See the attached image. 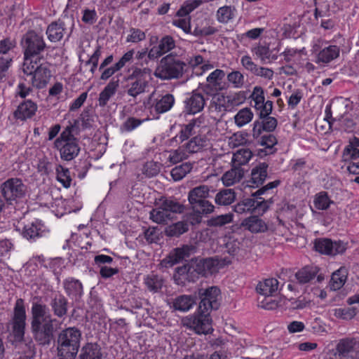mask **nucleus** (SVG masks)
<instances>
[{"label": "nucleus", "instance_id": "obj_11", "mask_svg": "<svg viewBox=\"0 0 359 359\" xmlns=\"http://www.w3.org/2000/svg\"><path fill=\"white\" fill-rule=\"evenodd\" d=\"M21 45L26 57L39 56L46 48L43 36L34 30H29L23 35Z\"/></svg>", "mask_w": 359, "mask_h": 359}, {"label": "nucleus", "instance_id": "obj_49", "mask_svg": "<svg viewBox=\"0 0 359 359\" xmlns=\"http://www.w3.org/2000/svg\"><path fill=\"white\" fill-rule=\"evenodd\" d=\"M192 168L191 163H184L173 168L170 171V175L175 181H180L191 172Z\"/></svg>", "mask_w": 359, "mask_h": 359}, {"label": "nucleus", "instance_id": "obj_40", "mask_svg": "<svg viewBox=\"0 0 359 359\" xmlns=\"http://www.w3.org/2000/svg\"><path fill=\"white\" fill-rule=\"evenodd\" d=\"M175 103V98L172 94L167 93L156 99L155 104L152 105V108L158 114L165 113L169 111Z\"/></svg>", "mask_w": 359, "mask_h": 359}, {"label": "nucleus", "instance_id": "obj_21", "mask_svg": "<svg viewBox=\"0 0 359 359\" xmlns=\"http://www.w3.org/2000/svg\"><path fill=\"white\" fill-rule=\"evenodd\" d=\"M49 306L55 317L65 319L68 313L69 302L62 294H55L51 297Z\"/></svg>", "mask_w": 359, "mask_h": 359}, {"label": "nucleus", "instance_id": "obj_54", "mask_svg": "<svg viewBox=\"0 0 359 359\" xmlns=\"http://www.w3.org/2000/svg\"><path fill=\"white\" fill-rule=\"evenodd\" d=\"M34 57L24 56V62L22 65V71L24 74L31 77L39 66L37 60H34Z\"/></svg>", "mask_w": 359, "mask_h": 359}, {"label": "nucleus", "instance_id": "obj_32", "mask_svg": "<svg viewBox=\"0 0 359 359\" xmlns=\"http://www.w3.org/2000/svg\"><path fill=\"white\" fill-rule=\"evenodd\" d=\"M63 287L68 297L75 299L80 297L83 292L82 283L72 277L64 280Z\"/></svg>", "mask_w": 359, "mask_h": 359}, {"label": "nucleus", "instance_id": "obj_33", "mask_svg": "<svg viewBox=\"0 0 359 359\" xmlns=\"http://www.w3.org/2000/svg\"><path fill=\"white\" fill-rule=\"evenodd\" d=\"M170 308L181 312L189 311L196 304V298L191 295L182 294L172 301Z\"/></svg>", "mask_w": 359, "mask_h": 359}, {"label": "nucleus", "instance_id": "obj_30", "mask_svg": "<svg viewBox=\"0 0 359 359\" xmlns=\"http://www.w3.org/2000/svg\"><path fill=\"white\" fill-rule=\"evenodd\" d=\"M212 144L205 136H196L186 144L185 149L189 153H197L210 149Z\"/></svg>", "mask_w": 359, "mask_h": 359}, {"label": "nucleus", "instance_id": "obj_18", "mask_svg": "<svg viewBox=\"0 0 359 359\" xmlns=\"http://www.w3.org/2000/svg\"><path fill=\"white\" fill-rule=\"evenodd\" d=\"M206 100L201 92L194 90L187 95L184 101V111L189 114H195L201 112L205 105Z\"/></svg>", "mask_w": 359, "mask_h": 359}, {"label": "nucleus", "instance_id": "obj_22", "mask_svg": "<svg viewBox=\"0 0 359 359\" xmlns=\"http://www.w3.org/2000/svg\"><path fill=\"white\" fill-rule=\"evenodd\" d=\"M195 271L202 276H208L217 273L219 269V262L217 259L210 257L196 260Z\"/></svg>", "mask_w": 359, "mask_h": 359}, {"label": "nucleus", "instance_id": "obj_28", "mask_svg": "<svg viewBox=\"0 0 359 359\" xmlns=\"http://www.w3.org/2000/svg\"><path fill=\"white\" fill-rule=\"evenodd\" d=\"M256 290L264 297L276 296L279 290V282L273 278L264 279L257 284Z\"/></svg>", "mask_w": 359, "mask_h": 359}, {"label": "nucleus", "instance_id": "obj_1", "mask_svg": "<svg viewBox=\"0 0 359 359\" xmlns=\"http://www.w3.org/2000/svg\"><path fill=\"white\" fill-rule=\"evenodd\" d=\"M56 318H53L50 309L38 297H35L31 307L30 328L33 338L40 346H49L57 331Z\"/></svg>", "mask_w": 359, "mask_h": 359}, {"label": "nucleus", "instance_id": "obj_2", "mask_svg": "<svg viewBox=\"0 0 359 359\" xmlns=\"http://www.w3.org/2000/svg\"><path fill=\"white\" fill-rule=\"evenodd\" d=\"M79 133V121L74 120L64 128L60 136L55 140L54 147L60 151V158L67 161L75 158L81 147L79 140L75 137Z\"/></svg>", "mask_w": 359, "mask_h": 359}, {"label": "nucleus", "instance_id": "obj_64", "mask_svg": "<svg viewBox=\"0 0 359 359\" xmlns=\"http://www.w3.org/2000/svg\"><path fill=\"white\" fill-rule=\"evenodd\" d=\"M273 203L271 198L262 199V198H255V212L258 214L264 213L269 208V205Z\"/></svg>", "mask_w": 359, "mask_h": 359}, {"label": "nucleus", "instance_id": "obj_44", "mask_svg": "<svg viewBox=\"0 0 359 359\" xmlns=\"http://www.w3.org/2000/svg\"><path fill=\"white\" fill-rule=\"evenodd\" d=\"M347 278V270L344 267H341L334 271L330 282V287L332 290H338L343 287Z\"/></svg>", "mask_w": 359, "mask_h": 359}, {"label": "nucleus", "instance_id": "obj_63", "mask_svg": "<svg viewBox=\"0 0 359 359\" xmlns=\"http://www.w3.org/2000/svg\"><path fill=\"white\" fill-rule=\"evenodd\" d=\"M146 39V34L144 32L137 28H130V34L128 35L126 41L131 43H138L144 41Z\"/></svg>", "mask_w": 359, "mask_h": 359}, {"label": "nucleus", "instance_id": "obj_3", "mask_svg": "<svg viewBox=\"0 0 359 359\" xmlns=\"http://www.w3.org/2000/svg\"><path fill=\"white\" fill-rule=\"evenodd\" d=\"M81 339V332L76 327H69L57 335V355L59 359H75Z\"/></svg>", "mask_w": 359, "mask_h": 359}, {"label": "nucleus", "instance_id": "obj_23", "mask_svg": "<svg viewBox=\"0 0 359 359\" xmlns=\"http://www.w3.org/2000/svg\"><path fill=\"white\" fill-rule=\"evenodd\" d=\"M51 72L47 63L40 64L37 70L31 77L32 86L38 89L44 88L49 82Z\"/></svg>", "mask_w": 359, "mask_h": 359}, {"label": "nucleus", "instance_id": "obj_26", "mask_svg": "<svg viewBox=\"0 0 359 359\" xmlns=\"http://www.w3.org/2000/svg\"><path fill=\"white\" fill-rule=\"evenodd\" d=\"M268 168L269 164L266 162L256 165L251 170V177L248 185L253 187L262 185L267 177Z\"/></svg>", "mask_w": 359, "mask_h": 359}, {"label": "nucleus", "instance_id": "obj_29", "mask_svg": "<svg viewBox=\"0 0 359 359\" xmlns=\"http://www.w3.org/2000/svg\"><path fill=\"white\" fill-rule=\"evenodd\" d=\"M37 104L31 100L21 102L14 111V116L20 120L32 118L37 110Z\"/></svg>", "mask_w": 359, "mask_h": 359}, {"label": "nucleus", "instance_id": "obj_47", "mask_svg": "<svg viewBox=\"0 0 359 359\" xmlns=\"http://www.w3.org/2000/svg\"><path fill=\"white\" fill-rule=\"evenodd\" d=\"M254 114L248 107L240 109L234 116V123L238 127L241 128L249 123L253 118Z\"/></svg>", "mask_w": 359, "mask_h": 359}, {"label": "nucleus", "instance_id": "obj_56", "mask_svg": "<svg viewBox=\"0 0 359 359\" xmlns=\"http://www.w3.org/2000/svg\"><path fill=\"white\" fill-rule=\"evenodd\" d=\"M16 41L10 37L5 38L0 41V57L8 56L11 50H13L16 47Z\"/></svg>", "mask_w": 359, "mask_h": 359}, {"label": "nucleus", "instance_id": "obj_34", "mask_svg": "<svg viewBox=\"0 0 359 359\" xmlns=\"http://www.w3.org/2000/svg\"><path fill=\"white\" fill-rule=\"evenodd\" d=\"M79 359H102V349L97 343H87L81 350Z\"/></svg>", "mask_w": 359, "mask_h": 359}, {"label": "nucleus", "instance_id": "obj_59", "mask_svg": "<svg viewBox=\"0 0 359 359\" xmlns=\"http://www.w3.org/2000/svg\"><path fill=\"white\" fill-rule=\"evenodd\" d=\"M232 221V215L231 214L221 215L212 217L208 221V225L210 226H222Z\"/></svg>", "mask_w": 359, "mask_h": 359}, {"label": "nucleus", "instance_id": "obj_48", "mask_svg": "<svg viewBox=\"0 0 359 359\" xmlns=\"http://www.w3.org/2000/svg\"><path fill=\"white\" fill-rule=\"evenodd\" d=\"M252 156V152L249 149H241L233 154L232 162L236 166L241 167L247 164Z\"/></svg>", "mask_w": 359, "mask_h": 359}, {"label": "nucleus", "instance_id": "obj_16", "mask_svg": "<svg viewBox=\"0 0 359 359\" xmlns=\"http://www.w3.org/2000/svg\"><path fill=\"white\" fill-rule=\"evenodd\" d=\"M49 230L39 220H36L24 226L22 230L23 238L30 242H36L38 239L48 236Z\"/></svg>", "mask_w": 359, "mask_h": 359}, {"label": "nucleus", "instance_id": "obj_5", "mask_svg": "<svg viewBox=\"0 0 359 359\" xmlns=\"http://www.w3.org/2000/svg\"><path fill=\"white\" fill-rule=\"evenodd\" d=\"M156 208L149 213L150 219L158 224H167L176 214L182 213L184 205L172 197H161L156 203Z\"/></svg>", "mask_w": 359, "mask_h": 359}, {"label": "nucleus", "instance_id": "obj_4", "mask_svg": "<svg viewBox=\"0 0 359 359\" xmlns=\"http://www.w3.org/2000/svg\"><path fill=\"white\" fill-rule=\"evenodd\" d=\"M154 75L162 80L184 78V82L192 76L189 74L188 65L172 55H168L161 60Z\"/></svg>", "mask_w": 359, "mask_h": 359}, {"label": "nucleus", "instance_id": "obj_9", "mask_svg": "<svg viewBox=\"0 0 359 359\" xmlns=\"http://www.w3.org/2000/svg\"><path fill=\"white\" fill-rule=\"evenodd\" d=\"M210 312L198 311L182 318V325L198 334H208L213 331Z\"/></svg>", "mask_w": 359, "mask_h": 359}, {"label": "nucleus", "instance_id": "obj_12", "mask_svg": "<svg viewBox=\"0 0 359 359\" xmlns=\"http://www.w3.org/2000/svg\"><path fill=\"white\" fill-rule=\"evenodd\" d=\"M198 295L201 298L199 303V310L205 312H211L212 310H217L220 305V290L217 287L212 286L205 290H200Z\"/></svg>", "mask_w": 359, "mask_h": 359}, {"label": "nucleus", "instance_id": "obj_61", "mask_svg": "<svg viewBox=\"0 0 359 359\" xmlns=\"http://www.w3.org/2000/svg\"><path fill=\"white\" fill-rule=\"evenodd\" d=\"M334 315L338 318L351 320L356 315V309L353 307L339 308L334 309Z\"/></svg>", "mask_w": 359, "mask_h": 359}, {"label": "nucleus", "instance_id": "obj_41", "mask_svg": "<svg viewBox=\"0 0 359 359\" xmlns=\"http://www.w3.org/2000/svg\"><path fill=\"white\" fill-rule=\"evenodd\" d=\"M144 283L149 292L156 293L161 290L164 280L161 276L150 273L144 278Z\"/></svg>", "mask_w": 359, "mask_h": 359}, {"label": "nucleus", "instance_id": "obj_35", "mask_svg": "<svg viewBox=\"0 0 359 359\" xmlns=\"http://www.w3.org/2000/svg\"><path fill=\"white\" fill-rule=\"evenodd\" d=\"M244 170L239 166L234 165L233 168L226 171L222 177L224 186L230 187L239 182L243 177Z\"/></svg>", "mask_w": 359, "mask_h": 359}, {"label": "nucleus", "instance_id": "obj_19", "mask_svg": "<svg viewBox=\"0 0 359 359\" xmlns=\"http://www.w3.org/2000/svg\"><path fill=\"white\" fill-rule=\"evenodd\" d=\"M175 47V41L174 39L169 35L163 36L158 41L157 45L153 46L149 50L148 58L149 60H156L172 50Z\"/></svg>", "mask_w": 359, "mask_h": 359}, {"label": "nucleus", "instance_id": "obj_57", "mask_svg": "<svg viewBox=\"0 0 359 359\" xmlns=\"http://www.w3.org/2000/svg\"><path fill=\"white\" fill-rule=\"evenodd\" d=\"M227 81L235 88H241L243 86L245 79L243 74L240 71H232L226 76Z\"/></svg>", "mask_w": 359, "mask_h": 359}, {"label": "nucleus", "instance_id": "obj_13", "mask_svg": "<svg viewBox=\"0 0 359 359\" xmlns=\"http://www.w3.org/2000/svg\"><path fill=\"white\" fill-rule=\"evenodd\" d=\"M314 248L320 254L334 256L344 253L347 248V243L341 241L333 242L331 239L320 238L315 240Z\"/></svg>", "mask_w": 359, "mask_h": 359}, {"label": "nucleus", "instance_id": "obj_50", "mask_svg": "<svg viewBox=\"0 0 359 359\" xmlns=\"http://www.w3.org/2000/svg\"><path fill=\"white\" fill-rule=\"evenodd\" d=\"M255 198H245L242 201L238 203L233 207V210L238 214H243L245 212H255Z\"/></svg>", "mask_w": 359, "mask_h": 359}, {"label": "nucleus", "instance_id": "obj_8", "mask_svg": "<svg viewBox=\"0 0 359 359\" xmlns=\"http://www.w3.org/2000/svg\"><path fill=\"white\" fill-rule=\"evenodd\" d=\"M147 68L134 67L128 70V75L125 76V88L129 96L136 97L146 91L148 82L147 75L149 74Z\"/></svg>", "mask_w": 359, "mask_h": 359}, {"label": "nucleus", "instance_id": "obj_39", "mask_svg": "<svg viewBox=\"0 0 359 359\" xmlns=\"http://www.w3.org/2000/svg\"><path fill=\"white\" fill-rule=\"evenodd\" d=\"M216 109L219 111H227L231 110V108L234 104H238V98L236 95H217L215 100Z\"/></svg>", "mask_w": 359, "mask_h": 359}, {"label": "nucleus", "instance_id": "obj_7", "mask_svg": "<svg viewBox=\"0 0 359 359\" xmlns=\"http://www.w3.org/2000/svg\"><path fill=\"white\" fill-rule=\"evenodd\" d=\"M210 187L201 184L191 189L188 193V201L192 210L198 215L209 214L214 211V205L207 200Z\"/></svg>", "mask_w": 359, "mask_h": 359}, {"label": "nucleus", "instance_id": "obj_51", "mask_svg": "<svg viewBox=\"0 0 359 359\" xmlns=\"http://www.w3.org/2000/svg\"><path fill=\"white\" fill-rule=\"evenodd\" d=\"M203 4L202 0H188L186 1L181 8L177 12L178 17H187L194 9L197 8Z\"/></svg>", "mask_w": 359, "mask_h": 359}, {"label": "nucleus", "instance_id": "obj_24", "mask_svg": "<svg viewBox=\"0 0 359 359\" xmlns=\"http://www.w3.org/2000/svg\"><path fill=\"white\" fill-rule=\"evenodd\" d=\"M341 48L337 45H329L322 48L316 55L317 64L327 65L340 56Z\"/></svg>", "mask_w": 359, "mask_h": 359}, {"label": "nucleus", "instance_id": "obj_14", "mask_svg": "<svg viewBox=\"0 0 359 359\" xmlns=\"http://www.w3.org/2000/svg\"><path fill=\"white\" fill-rule=\"evenodd\" d=\"M195 251L196 248L191 245H184L180 248H174L170 252L168 256L161 262V265L165 268L172 267L189 258Z\"/></svg>", "mask_w": 359, "mask_h": 359}, {"label": "nucleus", "instance_id": "obj_45", "mask_svg": "<svg viewBox=\"0 0 359 359\" xmlns=\"http://www.w3.org/2000/svg\"><path fill=\"white\" fill-rule=\"evenodd\" d=\"M243 224L252 233L264 232L268 229L264 221L257 216H252L245 219Z\"/></svg>", "mask_w": 359, "mask_h": 359}, {"label": "nucleus", "instance_id": "obj_62", "mask_svg": "<svg viewBox=\"0 0 359 359\" xmlns=\"http://www.w3.org/2000/svg\"><path fill=\"white\" fill-rule=\"evenodd\" d=\"M289 302L290 308L294 310L305 309L309 306L311 304V301L304 296H300L298 298H291L289 299Z\"/></svg>", "mask_w": 359, "mask_h": 359}, {"label": "nucleus", "instance_id": "obj_55", "mask_svg": "<svg viewBox=\"0 0 359 359\" xmlns=\"http://www.w3.org/2000/svg\"><path fill=\"white\" fill-rule=\"evenodd\" d=\"M56 172L57 180L63 185V187L65 188L69 187L72 182L69 170L60 165L56 168Z\"/></svg>", "mask_w": 359, "mask_h": 359}, {"label": "nucleus", "instance_id": "obj_10", "mask_svg": "<svg viewBox=\"0 0 359 359\" xmlns=\"http://www.w3.org/2000/svg\"><path fill=\"white\" fill-rule=\"evenodd\" d=\"M27 189V186L18 177L9 178L0 185L2 199L8 204H12L13 201L24 198Z\"/></svg>", "mask_w": 359, "mask_h": 359}, {"label": "nucleus", "instance_id": "obj_6", "mask_svg": "<svg viewBox=\"0 0 359 359\" xmlns=\"http://www.w3.org/2000/svg\"><path fill=\"white\" fill-rule=\"evenodd\" d=\"M26 309L24 299L19 298L16 300L13 308V334L14 341L17 344H24L26 348L32 350L34 344L31 337H25L26 330Z\"/></svg>", "mask_w": 359, "mask_h": 359}, {"label": "nucleus", "instance_id": "obj_53", "mask_svg": "<svg viewBox=\"0 0 359 359\" xmlns=\"http://www.w3.org/2000/svg\"><path fill=\"white\" fill-rule=\"evenodd\" d=\"M333 201H331L325 191L316 194L313 201L314 206L318 210H327Z\"/></svg>", "mask_w": 359, "mask_h": 359}, {"label": "nucleus", "instance_id": "obj_27", "mask_svg": "<svg viewBox=\"0 0 359 359\" xmlns=\"http://www.w3.org/2000/svg\"><path fill=\"white\" fill-rule=\"evenodd\" d=\"M355 343L353 339H341L336 347L335 359H352Z\"/></svg>", "mask_w": 359, "mask_h": 359}, {"label": "nucleus", "instance_id": "obj_17", "mask_svg": "<svg viewBox=\"0 0 359 359\" xmlns=\"http://www.w3.org/2000/svg\"><path fill=\"white\" fill-rule=\"evenodd\" d=\"M242 66L252 74L269 81L273 78L274 72L272 69L261 67L255 63L250 56L243 55L241 59Z\"/></svg>", "mask_w": 359, "mask_h": 359}, {"label": "nucleus", "instance_id": "obj_42", "mask_svg": "<svg viewBox=\"0 0 359 359\" xmlns=\"http://www.w3.org/2000/svg\"><path fill=\"white\" fill-rule=\"evenodd\" d=\"M225 72L224 70L216 69L208 76L206 81L213 86L215 88L224 90L227 89L226 84L223 82Z\"/></svg>", "mask_w": 359, "mask_h": 359}, {"label": "nucleus", "instance_id": "obj_43", "mask_svg": "<svg viewBox=\"0 0 359 359\" xmlns=\"http://www.w3.org/2000/svg\"><path fill=\"white\" fill-rule=\"evenodd\" d=\"M236 198L233 189H222L215 195V202L219 205H229L235 201Z\"/></svg>", "mask_w": 359, "mask_h": 359}, {"label": "nucleus", "instance_id": "obj_38", "mask_svg": "<svg viewBox=\"0 0 359 359\" xmlns=\"http://www.w3.org/2000/svg\"><path fill=\"white\" fill-rule=\"evenodd\" d=\"M201 124L199 118L192 119L189 123L182 126L180 133L175 137L176 141L182 142L189 138L190 136L196 133L195 129L198 128Z\"/></svg>", "mask_w": 359, "mask_h": 359}, {"label": "nucleus", "instance_id": "obj_31", "mask_svg": "<svg viewBox=\"0 0 359 359\" xmlns=\"http://www.w3.org/2000/svg\"><path fill=\"white\" fill-rule=\"evenodd\" d=\"M255 140L257 141L259 144L264 147V149H260L258 151V155L260 157H263L276 152V149H273V147L278 143V141L273 135H261L258 139Z\"/></svg>", "mask_w": 359, "mask_h": 359}, {"label": "nucleus", "instance_id": "obj_46", "mask_svg": "<svg viewBox=\"0 0 359 359\" xmlns=\"http://www.w3.org/2000/svg\"><path fill=\"white\" fill-rule=\"evenodd\" d=\"M318 273L316 267L306 266L295 273V277L301 284H305L313 280Z\"/></svg>", "mask_w": 359, "mask_h": 359}, {"label": "nucleus", "instance_id": "obj_58", "mask_svg": "<svg viewBox=\"0 0 359 359\" xmlns=\"http://www.w3.org/2000/svg\"><path fill=\"white\" fill-rule=\"evenodd\" d=\"M252 52L261 60L262 63H266L269 53H271L269 46L258 45L252 48Z\"/></svg>", "mask_w": 359, "mask_h": 359}, {"label": "nucleus", "instance_id": "obj_25", "mask_svg": "<svg viewBox=\"0 0 359 359\" xmlns=\"http://www.w3.org/2000/svg\"><path fill=\"white\" fill-rule=\"evenodd\" d=\"M46 34L50 42L56 43L60 41L67 34L66 25L61 20L52 22L48 26Z\"/></svg>", "mask_w": 359, "mask_h": 359}, {"label": "nucleus", "instance_id": "obj_60", "mask_svg": "<svg viewBox=\"0 0 359 359\" xmlns=\"http://www.w3.org/2000/svg\"><path fill=\"white\" fill-rule=\"evenodd\" d=\"M175 271L179 276H186L185 279L188 281L194 282V278L191 275L196 272L194 264H184L182 266L177 267Z\"/></svg>", "mask_w": 359, "mask_h": 359}, {"label": "nucleus", "instance_id": "obj_52", "mask_svg": "<svg viewBox=\"0 0 359 359\" xmlns=\"http://www.w3.org/2000/svg\"><path fill=\"white\" fill-rule=\"evenodd\" d=\"M189 230V224L186 222H178L167 227L165 232L168 236H180Z\"/></svg>", "mask_w": 359, "mask_h": 359}, {"label": "nucleus", "instance_id": "obj_36", "mask_svg": "<svg viewBox=\"0 0 359 359\" xmlns=\"http://www.w3.org/2000/svg\"><path fill=\"white\" fill-rule=\"evenodd\" d=\"M237 9L235 6H223L219 7L215 14L217 20L222 24H227L236 15Z\"/></svg>", "mask_w": 359, "mask_h": 359}, {"label": "nucleus", "instance_id": "obj_15", "mask_svg": "<svg viewBox=\"0 0 359 359\" xmlns=\"http://www.w3.org/2000/svg\"><path fill=\"white\" fill-rule=\"evenodd\" d=\"M259 118L270 115L273 110V102L265 100L264 91L261 86H255L250 95Z\"/></svg>", "mask_w": 359, "mask_h": 359}, {"label": "nucleus", "instance_id": "obj_20", "mask_svg": "<svg viewBox=\"0 0 359 359\" xmlns=\"http://www.w3.org/2000/svg\"><path fill=\"white\" fill-rule=\"evenodd\" d=\"M277 125V119L270 115L259 118L253 123L252 135L254 139H258L264 131L270 133L275 130Z\"/></svg>", "mask_w": 359, "mask_h": 359}, {"label": "nucleus", "instance_id": "obj_37", "mask_svg": "<svg viewBox=\"0 0 359 359\" xmlns=\"http://www.w3.org/2000/svg\"><path fill=\"white\" fill-rule=\"evenodd\" d=\"M118 87V80L111 81L99 95L98 103L100 107H105L110 98L114 96Z\"/></svg>", "mask_w": 359, "mask_h": 359}]
</instances>
